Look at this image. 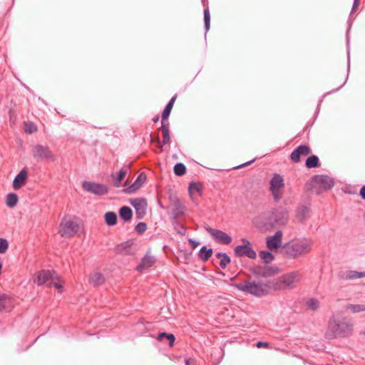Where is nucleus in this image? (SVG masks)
Returning a JSON list of instances; mask_svg holds the SVG:
<instances>
[{
    "instance_id": "obj_1",
    "label": "nucleus",
    "mask_w": 365,
    "mask_h": 365,
    "mask_svg": "<svg viewBox=\"0 0 365 365\" xmlns=\"http://www.w3.org/2000/svg\"><path fill=\"white\" fill-rule=\"evenodd\" d=\"M354 324L347 317L336 319L334 317L329 319L327 329L324 334L325 339L332 340L338 337L347 338L353 334Z\"/></svg>"
},
{
    "instance_id": "obj_2",
    "label": "nucleus",
    "mask_w": 365,
    "mask_h": 365,
    "mask_svg": "<svg viewBox=\"0 0 365 365\" xmlns=\"http://www.w3.org/2000/svg\"><path fill=\"white\" fill-rule=\"evenodd\" d=\"M312 245V240L304 237L290 240L282 246V250L288 258L297 259L308 254Z\"/></svg>"
},
{
    "instance_id": "obj_3",
    "label": "nucleus",
    "mask_w": 365,
    "mask_h": 365,
    "mask_svg": "<svg viewBox=\"0 0 365 365\" xmlns=\"http://www.w3.org/2000/svg\"><path fill=\"white\" fill-rule=\"evenodd\" d=\"M289 218V212L286 208L282 207L272 208L267 214L263 222V227L265 231H270L274 228L285 226Z\"/></svg>"
},
{
    "instance_id": "obj_4",
    "label": "nucleus",
    "mask_w": 365,
    "mask_h": 365,
    "mask_svg": "<svg viewBox=\"0 0 365 365\" xmlns=\"http://www.w3.org/2000/svg\"><path fill=\"white\" fill-rule=\"evenodd\" d=\"M300 279V274L299 272H292L284 274L277 279L267 281L264 283V287L274 289H291L294 287V282L299 281Z\"/></svg>"
},
{
    "instance_id": "obj_5",
    "label": "nucleus",
    "mask_w": 365,
    "mask_h": 365,
    "mask_svg": "<svg viewBox=\"0 0 365 365\" xmlns=\"http://www.w3.org/2000/svg\"><path fill=\"white\" fill-rule=\"evenodd\" d=\"M235 287L241 292L256 297H262L268 293L264 284L256 283L255 282L245 281L244 282L236 284Z\"/></svg>"
},
{
    "instance_id": "obj_6",
    "label": "nucleus",
    "mask_w": 365,
    "mask_h": 365,
    "mask_svg": "<svg viewBox=\"0 0 365 365\" xmlns=\"http://www.w3.org/2000/svg\"><path fill=\"white\" fill-rule=\"evenodd\" d=\"M31 154L37 162H54L56 160L55 154L48 145L36 144L32 147Z\"/></svg>"
},
{
    "instance_id": "obj_7",
    "label": "nucleus",
    "mask_w": 365,
    "mask_h": 365,
    "mask_svg": "<svg viewBox=\"0 0 365 365\" xmlns=\"http://www.w3.org/2000/svg\"><path fill=\"white\" fill-rule=\"evenodd\" d=\"M250 271L256 277L268 278L277 275L281 270L276 265L255 264L250 268Z\"/></svg>"
},
{
    "instance_id": "obj_8",
    "label": "nucleus",
    "mask_w": 365,
    "mask_h": 365,
    "mask_svg": "<svg viewBox=\"0 0 365 365\" xmlns=\"http://www.w3.org/2000/svg\"><path fill=\"white\" fill-rule=\"evenodd\" d=\"M269 190L274 202H278L282 197V189L284 187V179L282 175L274 173L269 181Z\"/></svg>"
},
{
    "instance_id": "obj_9",
    "label": "nucleus",
    "mask_w": 365,
    "mask_h": 365,
    "mask_svg": "<svg viewBox=\"0 0 365 365\" xmlns=\"http://www.w3.org/2000/svg\"><path fill=\"white\" fill-rule=\"evenodd\" d=\"M242 245H237L234 249V255L237 257H247L252 259L257 257V253L254 250L251 242L246 238H242Z\"/></svg>"
},
{
    "instance_id": "obj_10",
    "label": "nucleus",
    "mask_w": 365,
    "mask_h": 365,
    "mask_svg": "<svg viewBox=\"0 0 365 365\" xmlns=\"http://www.w3.org/2000/svg\"><path fill=\"white\" fill-rule=\"evenodd\" d=\"M78 230L79 225L76 222L64 217L60 224L58 232L63 237H72L78 232Z\"/></svg>"
},
{
    "instance_id": "obj_11",
    "label": "nucleus",
    "mask_w": 365,
    "mask_h": 365,
    "mask_svg": "<svg viewBox=\"0 0 365 365\" xmlns=\"http://www.w3.org/2000/svg\"><path fill=\"white\" fill-rule=\"evenodd\" d=\"M82 187L88 192L98 196L105 195L109 191V187L107 185L90 181H83L82 182Z\"/></svg>"
},
{
    "instance_id": "obj_12",
    "label": "nucleus",
    "mask_w": 365,
    "mask_h": 365,
    "mask_svg": "<svg viewBox=\"0 0 365 365\" xmlns=\"http://www.w3.org/2000/svg\"><path fill=\"white\" fill-rule=\"evenodd\" d=\"M173 209L171 212V222L173 225L179 223L180 217L183 216L186 211V207L178 197L173 199Z\"/></svg>"
},
{
    "instance_id": "obj_13",
    "label": "nucleus",
    "mask_w": 365,
    "mask_h": 365,
    "mask_svg": "<svg viewBox=\"0 0 365 365\" xmlns=\"http://www.w3.org/2000/svg\"><path fill=\"white\" fill-rule=\"evenodd\" d=\"M311 183L318 185L323 190H329L334 185V180L326 175H315L312 176Z\"/></svg>"
},
{
    "instance_id": "obj_14",
    "label": "nucleus",
    "mask_w": 365,
    "mask_h": 365,
    "mask_svg": "<svg viewBox=\"0 0 365 365\" xmlns=\"http://www.w3.org/2000/svg\"><path fill=\"white\" fill-rule=\"evenodd\" d=\"M58 279L59 277L55 271L43 269L36 274L34 282L36 283L38 285H43L49 280H51V282Z\"/></svg>"
},
{
    "instance_id": "obj_15",
    "label": "nucleus",
    "mask_w": 365,
    "mask_h": 365,
    "mask_svg": "<svg viewBox=\"0 0 365 365\" xmlns=\"http://www.w3.org/2000/svg\"><path fill=\"white\" fill-rule=\"evenodd\" d=\"M206 230L211 235L215 242L221 245H230L232 237L226 232L212 227H207Z\"/></svg>"
},
{
    "instance_id": "obj_16",
    "label": "nucleus",
    "mask_w": 365,
    "mask_h": 365,
    "mask_svg": "<svg viewBox=\"0 0 365 365\" xmlns=\"http://www.w3.org/2000/svg\"><path fill=\"white\" fill-rule=\"evenodd\" d=\"M130 203L135 210L137 219H142L146 213L147 201L145 198L130 199Z\"/></svg>"
},
{
    "instance_id": "obj_17",
    "label": "nucleus",
    "mask_w": 365,
    "mask_h": 365,
    "mask_svg": "<svg viewBox=\"0 0 365 365\" xmlns=\"http://www.w3.org/2000/svg\"><path fill=\"white\" fill-rule=\"evenodd\" d=\"M283 233L277 230L272 236L268 237L266 240L267 247L270 250H277L282 245Z\"/></svg>"
},
{
    "instance_id": "obj_18",
    "label": "nucleus",
    "mask_w": 365,
    "mask_h": 365,
    "mask_svg": "<svg viewBox=\"0 0 365 365\" xmlns=\"http://www.w3.org/2000/svg\"><path fill=\"white\" fill-rule=\"evenodd\" d=\"M311 152L312 150L309 145H300L292 152L290 159L294 163H299L302 155L307 156L309 155Z\"/></svg>"
},
{
    "instance_id": "obj_19",
    "label": "nucleus",
    "mask_w": 365,
    "mask_h": 365,
    "mask_svg": "<svg viewBox=\"0 0 365 365\" xmlns=\"http://www.w3.org/2000/svg\"><path fill=\"white\" fill-rule=\"evenodd\" d=\"M146 180V174L145 173H141L139 174L135 181L128 187L124 188L122 192L126 194L134 193L141 187Z\"/></svg>"
},
{
    "instance_id": "obj_20",
    "label": "nucleus",
    "mask_w": 365,
    "mask_h": 365,
    "mask_svg": "<svg viewBox=\"0 0 365 365\" xmlns=\"http://www.w3.org/2000/svg\"><path fill=\"white\" fill-rule=\"evenodd\" d=\"M28 172L24 168L15 177L12 183L13 188L14 190H19L22 187L26 184Z\"/></svg>"
},
{
    "instance_id": "obj_21",
    "label": "nucleus",
    "mask_w": 365,
    "mask_h": 365,
    "mask_svg": "<svg viewBox=\"0 0 365 365\" xmlns=\"http://www.w3.org/2000/svg\"><path fill=\"white\" fill-rule=\"evenodd\" d=\"M310 207L305 205H299L296 209V219L304 224L309 218Z\"/></svg>"
},
{
    "instance_id": "obj_22",
    "label": "nucleus",
    "mask_w": 365,
    "mask_h": 365,
    "mask_svg": "<svg viewBox=\"0 0 365 365\" xmlns=\"http://www.w3.org/2000/svg\"><path fill=\"white\" fill-rule=\"evenodd\" d=\"M134 244L133 240H128L118 245L115 251L117 254L130 255H133L134 252L131 251V247Z\"/></svg>"
},
{
    "instance_id": "obj_23",
    "label": "nucleus",
    "mask_w": 365,
    "mask_h": 365,
    "mask_svg": "<svg viewBox=\"0 0 365 365\" xmlns=\"http://www.w3.org/2000/svg\"><path fill=\"white\" fill-rule=\"evenodd\" d=\"M365 277V272H357V271H346L340 272L338 274V277L341 280H350L354 279H359Z\"/></svg>"
},
{
    "instance_id": "obj_24",
    "label": "nucleus",
    "mask_w": 365,
    "mask_h": 365,
    "mask_svg": "<svg viewBox=\"0 0 365 365\" xmlns=\"http://www.w3.org/2000/svg\"><path fill=\"white\" fill-rule=\"evenodd\" d=\"M13 308L14 299L4 293H0V312L4 310L10 312Z\"/></svg>"
},
{
    "instance_id": "obj_25",
    "label": "nucleus",
    "mask_w": 365,
    "mask_h": 365,
    "mask_svg": "<svg viewBox=\"0 0 365 365\" xmlns=\"http://www.w3.org/2000/svg\"><path fill=\"white\" fill-rule=\"evenodd\" d=\"M155 261L154 257L146 254L142 258L140 264L136 267V270L138 272H143V270L148 269L155 263Z\"/></svg>"
},
{
    "instance_id": "obj_26",
    "label": "nucleus",
    "mask_w": 365,
    "mask_h": 365,
    "mask_svg": "<svg viewBox=\"0 0 365 365\" xmlns=\"http://www.w3.org/2000/svg\"><path fill=\"white\" fill-rule=\"evenodd\" d=\"M203 190V185L200 182L191 181L188 186V193L191 199H193V195L197 193L199 196H202Z\"/></svg>"
},
{
    "instance_id": "obj_27",
    "label": "nucleus",
    "mask_w": 365,
    "mask_h": 365,
    "mask_svg": "<svg viewBox=\"0 0 365 365\" xmlns=\"http://www.w3.org/2000/svg\"><path fill=\"white\" fill-rule=\"evenodd\" d=\"M158 130H162L163 134V145L169 144L170 142V135L169 130V123L161 121V127Z\"/></svg>"
},
{
    "instance_id": "obj_28",
    "label": "nucleus",
    "mask_w": 365,
    "mask_h": 365,
    "mask_svg": "<svg viewBox=\"0 0 365 365\" xmlns=\"http://www.w3.org/2000/svg\"><path fill=\"white\" fill-rule=\"evenodd\" d=\"M127 174V169L123 168L116 174H112L111 177L113 178V185L115 187H119L121 182L125 178Z\"/></svg>"
},
{
    "instance_id": "obj_29",
    "label": "nucleus",
    "mask_w": 365,
    "mask_h": 365,
    "mask_svg": "<svg viewBox=\"0 0 365 365\" xmlns=\"http://www.w3.org/2000/svg\"><path fill=\"white\" fill-rule=\"evenodd\" d=\"M177 95L175 94L172 98L169 101L166 106L165 107L162 115H161V121L167 122V119L169 118L171 110L173 109V105L176 100Z\"/></svg>"
},
{
    "instance_id": "obj_30",
    "label": "nucleus",
    "mask_w": 365,
    "mask_h": 365,
    "mask_svg": "<svg viewBox=\"0 0 365 365\" xmlns=\"http://www.w3.org/2000/svg\"><path fill=\"white\" fill-rule=\"evenodd\" d=\"M119 216L124 222H129L133 217V210L128 206H123L119 210Z\"/></svg>"
},
{
    "instance_id": "obj_31",
    "label": "nucleus",
    "mask_w": 365,
    "mask_h": 365,
    "mask_svg": "<svg viewBox=\"0 0 365 365\" xmlns=\"http://www.w3.org/2000/svg\"><path fill=\"white\" fill-rule=\"evenodd\" d=\"M105 282V277L103 274L100 272H95L91 274L89 278V283L93 284L94 287H98L103 284Z\"/></svg>"
},
{
    "instance_id": "obj_32",
    "label": "nucleus",
    "mask_w": 365,
    "mask_h": 365,
    "mask_svg": "<svg viewBox=\"0 0 365 365\" xmlns=\"http://www.w3.org/2000/svg\"><path fill=\"white\" fill-rule=\"evenodd\" d=\"M156 339L159 341H163L164 339H166L168 341V344L170 347H173L174 346V343L175 341V336L173 334L167 333L165 331L159 333Z\"/></svg>"
},
{
    "instance_id": "obj_33",
    "label": "nucleus",
    "mask_w": 365,
    "mask_h": 365,
    "mask_svg": "<svg viewBox=\"0 0 365 365\" xmlns=\"http://www.w3.org/2000/svg\"><path fill=\"white\" fill-rule=\"evenodd\" d=\"M213 250L212 248H207L206 246H202L198 253L199 258L203 261L207 262L212 255Z\"/></svg>"
},
{
    "instance_id": "obj_34",
    "label": "nucleus",
    "mask_w": 365,
    "mask_h": 365,
    "mask_svg": "<svg viewBox=\"0 0 365 365\" xmlns=\"http://www.w3.org/2000/svg\"><path fill=\"white\" fill-rule=\"evenodd\" d=\"M215 257L220 259V267L222 269H225L227 266L231 262V259L227 253L217 252L215 254Z\"/></svg>"
},
{
    "instance_id": "obj_35",
    "label": "nucleus",
    "mask_w": 365,
    "mask_h": 365,
    "mask_svg": "<svg viewBox=\"0 0 365 365\" xmlns=\"http://www.w3.org/2000/svg\"><path fill=\"white\" fill-rule=\"evenodd\" d=\"M305 166L307 168H319L320 166L319 158L315 155L308 157L305 161Z\"/></svg>"
},
{
    "instance_id": "obj_36",
    "label": "nucleus",
    "mask_w": 365,
    "mask_h": 365,
    "mask_svg": "<svg viewBox=\"0 0 365 365\" xmlns=\"http://www.w3.org/2000/svg\"><path fill=\"white\" fill-rule=\"evenodd\" d=\"M105 222L108 226H114L117 224L118 217L114 212H107L104 215Z\"/></svg>"
},
{
    "instance_id": "obj_37",
    "label": "nucleus",
    "mask_w": 365,
    "mask_h": 365,
    "mask_svg": "<svg viewBox=\"0 0 365 365\" xmlns=\"http://www.w3.org/2000/svg\"><path fill=\"white\" fill-rule=\"evenodd\" d=\"M264 264H270L274 259V255L269 251L262 250L259 254Z\"/></svg>"
},
{
    "instance_id": "obj_38",
    "label": "nucleus",
    "mask_w": 365,
    "mask_h": 365,
    "mask_svg": "<svg viewBox=\"0 0 365 365\" xmlns=\"http://www.w3.org/2000/svg\"><path fill=\"white\" fill-rule=\"evenodd\" d=\"M18 200V195L16 193L11 192L6 195V204L9 207L11 208L16 205Z\"/></svg>"
},
{
    "instance_id": "obj_39",
    "label": "nucleus",
    "mask_w": 365,
    "mask_h": 365,
    "mask_svg": "<svg viewBox=\"0 0 365 365\" xmlns=\"http://www.w3.org/2000/svg\"><path fill=\"white\" fill-rule=\"evenodd\" d=\"M23 125V128L26 133L32 134L36 133L38 130L37 126L31 121H24Z\"/></svg>"
},
{
    "instance_id": "obj_40",
    "label": "nucleus",
    "mask_w": 365,
    "mask_h": 365,
    "mask_svg": "<svg viewBox=\"0 0 365 365\" xmlns=\"http://www.w3.org/2000/svg\"><path fill=\"white\" fill-rule=\"evenodd\" d=\"M187 168L182 163H178L174 165L173 171L175 175L182 176L186 173Z\"/></svg>"
},
{
    "instance_id": "obj_41",
    "label": "nucleus",
    "mask_w": 365,
    "mask_h": 365,
    "mask_svg": "<svg viewBox=\"0 0 365 365\" xmlns=\"http://www.w3.org/2000/svg\"><path fill=\"white\" fill-rule=\"evenodd\" d=\"M204 24L205 34L210 29V14L208 8L204 9Z\"/></svg>"
},
{
    "instance_id": "obj_42",
    "label": "nucleus",
    "mask_w": 365,
    "mask_h": 365,
    "mask_svg": "<svg viewBox=\"0 0 365 365\" xmlns=\"http://www.w3.org/2000/svg\"><path fill=\"white\" fill-rule=\"evenodd\" d=\"M347 309H350L353 313L360 312L365 311L364 304H349L346 307Z\"/></svg>"
},
{
    "instance_id": "obj_43",
    "label": "nucleus",
    "mask_w": 365,
    "mask_h": 365,
    "mask_svg": "<svg viewBox=\"0 0 365 365\" xmlns=\"http://www.w3.org/2000/svg\"><path fill=\"white\" fill-rule=\"evenodd\" d=\"M306 304L307 305V307L309 309H311L313 311L317 310L319 307V302L318 299H317L315 298H312V299H309L306 302Z\"/></svg>"
},
{
    "instance_id": "obj_44",
    "label": "nucleus",
    "mask_w": 365,
    "mask_h": 365,
    "mask_svg": "<svg viewBox=\"0 0 365 365\" xmlns=\"http://www.w3.org/2000/svg\"><path fill=\"white\" fill-rule=\"evenodd\" d=\"M147 230V224L143 222H138L135 227V232L138 235H143Z\"/></svg>"
},
{
    "instance_id": "obj_45",
    "label": "nucleus",
    "mask_w": 365,
    "mask_h": 365,
    "mask_svg": "<svg viewBox=\"0 0 365 365\" xmlns=\"http://www.w3.org/2000/svg\"><path fill=\"white\" fill-rule=\"evenodd\" d=\"M9 248V242L4 238H0V254H4Z\"/></svg>"
},
{
    "instance_id": "obj_46",
    "label": "nucleus",
    "mask_w": 365,
    "mask_h": 365,
    "mask_svg": "<svg viewBox=\"0 0 365 365\" xmlns=\"http://www.w3.org/2000/svg\"><path fill=\"white\" fill-rule=\"evenodd\" d=\"M150 141H151L152 143H153V142H156V143H157V145H158V148H160V149H162V148H163V146L164 145H163V141L161 142V141L160 140V138H159V135H157L155 137H153L152 135H150Z\"/></svg>"
},
{
    "instance_id": "obj_47",
    "label": "nucleus",
    "mask_w": 365,
    "mask_h": 365,
    "mask_svg": "<svg viewBox=\"0 0 365 365\" xmlns=\"http://www.w3.org/2000/svg\"><path fill=\"white\" fill-rule=\"evenodd\" d=\"M52 286L56 287V289H58L59 292H62V289H63L62 285L58 284V283H57V282H56L55 280L54 281H51L50 282L49 287H52Z\"/></svg>"
},
{
    "instance_id": "obj_48",
    "label": "nucleus",
    "mask_w": 365,
    "mask_h": 365,
    "mask_svg": "<svg viewBox=\"0 0 365 365\" xmlns=\"http://www.w3.org/2000/svg\"><path fill=\"white\" fill-rule=\"evenodd\" d=\"M188 242L192 250L195 249L200 245L199 242H197L195 240H192V239H189Z\"/></svg>"
},
{
    "instance_id": "obj_49",
    "label": "nucleus",
    "mask_w": 365,
    "mask_h": 365,
    "mask_svg": "<svg viewBox=\"0 0 365 365\" xmlns=\"http://www.w3.org/2000/svg\"><path fill=\"white\" fill-rule=\"evenodd\" d=\"M255 159H253V160H250V161H248V162H246V163H242V164H241V165H240L235 166V167L234 168V169H240V168H244V167H246V166H247V165H251L252 163H254V162H255Z\"/></svg>"
},
{
    "instance_id": "obj_50",
    "label": "nucleus",
    "mask_w": 365,
    "mask_h": 365,
    "mask_svg": "<svg viewBox=\"0 0 365 365\" xmlns=\"http://www.w3.org/2000/svg\"><path fill=\"white\" fill-rule=\"evenodd\" d=\"M359 2H360V0H354V4L352 6V9H351V14L354 13L357 10V9L359 6Z\"/></svg>"
},
{
    "instance_id": "obj_51",
    "label": "nucleus",
    "mask_w": 365,
    "mask_h": 365,
    "mask_svg": "<svg viewBox=\"0 0 365 365\" xmlns=\"http://www.w3.org/2000/svg\"><path fill=\"white\" fill-rule=\"evenodd\" d=\"M256 346L258 348H260V347L268 348L269 346V344L268 342L258 341V342H257Z\"/></svg>"
},
{
    "instance_id": "obj_52",
    "label": "nucleus",
    "mask_w": 365,
    "mask_h": 365,
    "mask_svg": "<svg viewBox=\"0 0 365 365\" xmlns=\"http://www.w3.org/2000/svg\"><path fill=\"white\" fill-rule=\"evenodd\" d=\"M359 195L362 199L365 200V185L360 189Z\"/></svg>"
},
{
    "instance_id": "obj_53",
    "label": "nucleus",
    "mask_w": 365,
    "mask_h": 365,
    "mask_svg": "<svg viewBox=\"0 0 365 365\" xmlns=\"http://www.w3.org/2000/svg\"><path fill=\"white\" fill-rule=\"evenodd\" d=\"M194 362V359H187L185 360V365H190V362Z\"/></svg>"
},
{
    "instance_id": "obj_54",
    "label": "nucleus",
    "mask_w": 365,
    "mask_h": 365,
    "mask_svg": "<svg viewBox=\"0 0 365 365\" xmlns=\"http://www.w3.org/2000/svg\"><path fill=\"white\" fill-rule=\"evenodd\" d=\"M9 117L11 119L12 117L14 116V111L12 110V109H10L9 111Z\"/></svg>"
},
{
    "instance_id": "obj_55",
    "label": "nucleus",
    "mask_w": 365,
    "mask_h": 365,
    "mask_svg": "<svg viewBox=\"0 0 365 365\" xmlns=\"http://www.w3.org/2000/svg\"><path fill=\"white\" fill-rule=\"evenodd\" d=\"M159 120V115H155L153 118V121L154 123H156Z\"/></svg>"
},
{
    "instance_id": "obj_56",
    "label": "nucleus",
    "mask_w": 365,
    "mask_h": 365,
    "mask_svg": "<svg viewBox=\"0 0 365 365\" xmlns=\"http://www.w3.org/2000/svg\"><path fill=\"white\" fill-rule=\"evenodd\" d=\"M344 83H341V85L339 88H337L336 89V91H337V90H338L339 88H340L342 86H344Z\"/></svg>"
},
{
    "instance_id": "obj_57",
    "label": "nucleus",
    "mask_w": 365,
    "mask_h": 365,
    "mask_svg": "<svg viewBox=\"0 0 365 365\" xmlns=\"http://www.w3.org/2000/svg\"><path fill=\"white\" fill-rule=\"evenodd\" d=\"M180 234H181L182 235H185V232H178Z\"/></svg>"
},
{
    "instance_id": "obj_58",
    "label": "nucleus",
    "mask_w": 365,
    "mask_h": 365,
    "mask_svg": "<svg viewBox=\"0 0 365 365\" xmlns=\"http://www.w3.org/2000/svg\"><path fill=\"white\" fill-rule=\"evenodd\" d=\"M364 221H365V213L364 214Z\"/></svg>"
}]
</instances>
